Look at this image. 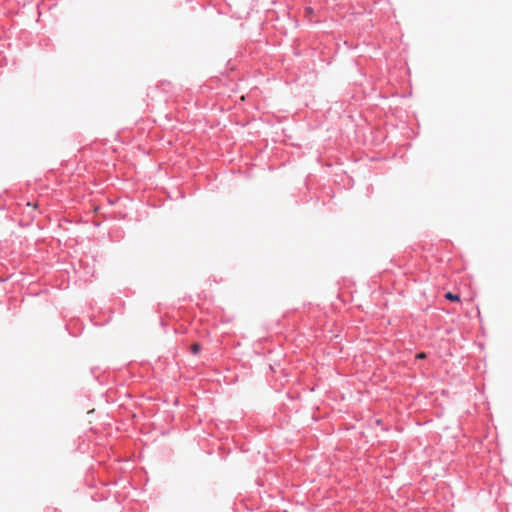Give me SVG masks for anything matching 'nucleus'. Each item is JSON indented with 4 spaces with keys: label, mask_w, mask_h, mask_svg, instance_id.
<instances>
[{
    "label": "nucleus",
    "mask_w": 512,
    "mask_h": 512,
    "mask_svg": "<svg viewBox=\"0 0 512 512\" xmlns=\"http://www.w3.org/2000/svg\"><path fill=\"white\" fill-rule=\"evenodd\" d=\"M200 351V345L198 343H194L191 345V352L193 354H198Z\"/></svg>",
    "instance_id": "nucleus-2"
},
{
    "label": "nucleus",
    "mask_w": 512,
    "mask_h": 512,
    "mask_svg": "<svg viewBox=\"0 0 512 512\" xmlns=\"http://www.w3.org/2000/svg\"><path fill=\"white\" fill-rule=\"evenodd\" d=\"M305 12H306V14H307V15H312V14H313V10H312V8H310V7H307V8L305 9Z\"/></svg>",
    "instance_id": "nucleus-3"
},
{
    "label": "nucleus",
    "mask_w": 512,
    "mask_h": 512,
    "mask_svg": "<svg viewBox=\"0 0 512 512\" xmlns=\"http://www.w3.org/2000/svg\"><path fill=\"white\" fill-rule=\"evenodd\" d=\"M418 359H424L426 357V354L424 352H421L419 354H417L416 356Z\"/></svg>",
    "instance_id": "nucleus-4"
},
{
    "label": "nucleus",
    "mask_w": 512,
    "mask_h": 512,
    "mask_svg": "<svg viewBox=\"0 0 512 512\" xmlns=\"http://www.w3.org/2000/svg\"><path fill=\"white\" fill-rule=\"evenodd\" d=\"M445 298L450 301H460V297L457 294H453L451 292H448L445 294Z\"/></svg>",
    "instance_id": "nucleus-1"
}]
</instances>
